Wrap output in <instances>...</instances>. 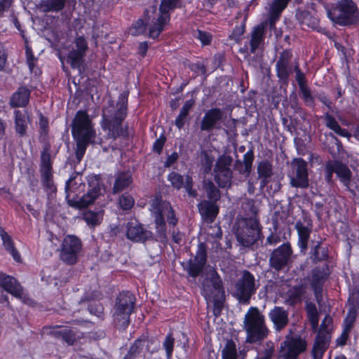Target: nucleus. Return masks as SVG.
Returning <instances> with one entry per match:
<instances>
[{
    "instance_id": "1",
    "label": "nucleus",
    "mask_w": 359,
    "mask_h": 359,
    "mask_svg": "<svg viewBox=\"0 0 359 359\" xmlns=\"http://www.w3.org/2000/svg\"><path fill=\"white\" fill-rule=\"evenodd\" d=\"M72 134L77 140L76 156H83L89 143L95 142L96 132L86 111H79L73 121Z\"/></svg>"
},
{
    "instance_id": "2",
    "label": "nucleus",
    "mask_w": 359,
    "mask_h": 359,
    "mask_svg": "<svg viewBox=\"0 0 359 359\" xmlns=\"http://www.w3.org/2000/svg\"><path fill=\"white\" fill-rule=\"evenodd\" d=\"M177 0H163L157 12L155 7H151L145 12V20L149 36L157 38L170 20L169 11L176 7Z\"/></svg>"
},
{
    "instance_id": "3",
    "label": "nucleus",
    "mask_w": 359,
    "mask_h": 359,
    "mask_svg": "<svg viewBox=\"0 0 359 359\" xmlns=\"http://www.w3.org/2000/svg\"><path fill=\"white\" fill-rule=\"evenodd\" d=\"M150 211L155 219L156 238L159 241L165 243L167 241L165 217L169 224L175 225L177 219L175 216L174 210L168 202L156 197L151 201Z\"/></svg>"
},
{
    "instance_id": "4",
    "label": "nucleus",
    "mask_w": 359,
    "mask_h": 359,
    "mask_svg": "<svg viewBox=\"0 0 359 359\" xmlns=\"http://www.w3.org/2000/svg\"><path fill=\"white\" fill-rule=\"evenodd\" d=\"M245 330L247 340L250 343L266 338L269 330L264 324V317L256 308H251L245 316Z\"/></svg>"
},
{
    "instance_id": "5",
    "label": "nucleus",
    "mask_w": 359,
    "mask_h": 359,
    "mask_svg": "<svg viewBox=\"0 0 359 359\" xmlns=\"http://www.w3.org/2000/svg\"><path fill=\"white\" fill-rule=\"evenodd\" d=\"M330 19L340 25H349L357 22L359 13L352 0H338L335 8L327 12Z\"/></svg>"
},
{
    "instance_id": "6",
    "label": "nucleus",
    "mask_w": 359,
    "mask_h": 359,
    "mask_svg": "<svg viewBox=\"0 0 359 359\" xmlns=\"http://www.w3.org/2000/svg\"><path fill=\"white\" fill-rule=\"evenodd\" d=\"M126 114V106L124 103L114 112H111L108 109L103 111L101 127L107 133L108 138L115 139L124 133L121 122Z\"/></svg>"
},
{
    "instance_id": "7",
    "label": "nucleus",
    "mask_w": 359,
    "mask_h": 359,
    "mask_svg": "<svg viewBox=\"0 0 359 359\" xmlns=\"http://www.w3.org/2000/svg\"><path fill=\"white\" fill-rule=\"evenodd\" d=\"M224 289L222 280L214 269L210 271V276L203 285V295L208 302L215 306V313L219 310L224 299Z\"/></svg>"
},
{
    "instance_id": "8",
    "label": "nucleus",
    "mask_w": 359,
    "mask_h": 359,
    "mask_svg": "<svg viewBox=\"0 0 359 359\" xmlns=\"http://www.w3.org/2000/svg\"><path fill=\"white\" fill-rule=\"evenodd\" d=\"M260 229L255 218L243 219L237 224L236 236L238 242L244 247L252 245L259 238Z\"/></svg>"
},
{
    "instance_id": "9",
    "label": "nucleus",
    "mask_w": 359,
    "mask_h": 359,
    "mask_svg": "<svg viewBox=\"0 0 359 359\" xmlns=\"http://www.w3.org/2000/svg\"><path fill=\"white\" fill-rule=\"evenodd\" d=\"M134 306L135 297L131 293L123 292L117 297L114 311V320L119 326H128Z\"/></svg>"
},
{
    "instance_id": "10",
    "label": "nucleus",
    "mask_w": 359,
    "mask_h": 359,
    "mask_svg": "<svg viewBox=\"0 0 359 359\" xmlns=\"http://www.w3.org/2000/svg\"><path fill=\"white\" fill-rule=\"evenodd\" d=\"M290 184L292 187L306 189L309 185L308 163L302 158H294L288 173Z\"/></svg>"
},
{
    "instance_id": "11",
    "label": "nucleus",
    "mask_w": 359,
    "mask_h": 359,
    "mask_svg": "<svg viewBox=\"0 0 359 359\" xmlns=\"http://www.w3.org/2000/svg\"><path fill=\"white\" fill-rule=\"evenodd\" d=\"M81 250V241L74 236L67 235L63 239L61 245L60 258L68 264H74L78 260Z\"/></svg>"
},
{
    "instance_id": "12",
    "label": "nucleus",
    "mask_w": 359,
    "mask_h": 359,
    "mask_svg": "<svg viewBox=\"0 0 359 359\" xmlns=\"http://www.w3.org/2000/svg\"><path fill=\"white\" fill-rule=\"evenodd\" d=\"M331 321L330 316H326L321 323L320 330L312 348L313 359H322L327 348L330 336L327 327Z\"/></svg>"
},
{
    "instance_id": "13",
    "label": "nucleus",
    "mask_w": 359,
    "mask_h": 359,
    "mask_svg": "<svg viewBox=\"0 0 359 359\" xmlns=\"http://www.w3.org/2000/svg\"><path fill=\"white\" fill-rule=\"evenodd\" d=\"M231 158L226 156H221L217 161L214 169L215 180L222 188L230 187L232 172L230 169Z\"/></svg>"
},
{
    "instance_id": "14",
    "label": "nucleus",
    "mask_w": 359,
    "mask_h": 359,
    "mask_svg": "<svg viewBox=\"0 0 359 359\" xmlns=\"http://www.w3.org/2000/svg\"><path fill=\"white\" fill-rule=\"evenodd\" d=\"M306 341L302 339L287 337L280 344V357L282 359H296L299 354L306 350Z\"/></svg>"
},
{
    "instance_id": "15",
    "label": "nucleus",
    "mask_w": 359,
    "mask_h": 359,
    "mask_svg": "<svg viewBox=\"0 0 359 359\" xmlns=\"http://www.w3.org/2000/svg\"><path fill=\"white\" fill-rule=\"evenodd\" d=\"M335 172L340 181L346 187L348 186L351 172L349 168L338 161H330L325 165V179L327 182H331L333 173Z\"/></svg>"
},
{
    "instance_id": "16",
    "label": "nucleus",
    "mask_w": 359,
    "mask_h": 359,
    "mask_svg": "<svg viewBox=\"0 0 359 359\" xmlns=\"http://www.w3.org/2000/svg\"><path fill=\"white\" fill-rule=\"evenodd\" d=\"M89 184L91 189L87 194H84L80 199H72L69 201V205L78 208H82L92 204L101 194L99 178L93 176L89 178Z\"/></svg>"
},
{
    "instance_id": "17",
    "label": "nucleus",
    "mask_w": 359,
    "mask_h": 359,
    "mask_svg": "<svg viewBox=\"0 0 359 359\" xmlns=\"http://www.w3.org/2000/svg\"><path fill=\"white\" fill-rule=\"evenodd\" d=\"M255 292L254 276L250 272L245 271L236 285L235 294L240 300L247 302Z\"/></svg>"
},
{
    "instance_id": "18",
    "label": "nucleus",
    "mask_w": 359,
    "mask_h": 359,
    "mask_svg": "<svg viewBox=\"0 0 359 359\" xmlns=\"http://www.w3.org/2000/svg\"><path fill=\"white\" fill-rule=\"evenodd\" d=\"M88 48L87 41L83 36H78L74 40V46L68 54V60L73 68H79L83 63V57Z\"/></svg>"
},
{
    "instance_id": "19",
    "label": "nucleus",
    "mask_w": 359,
    "mask_h": 359,
    "mask_svg": "<svg viewBox=\"0 0 359 359\" xmlns=\"http://www.w3.org/2000/svg\"><path fill=\"white\" fill-rule=\"evenodd\" d=\"M127 238L135 242H144L152 237L151 231L144 229L142 225L136 220L127 224Z\"/></svg>"
},
{
    "instance_id": "20",
    "label": "nucleus",
    "mask_w": 359,
    "mask_h": 359,
    "mask_svg": "<svg viewBox=\"0 0 359 359\" xmlns=\"http://www.w3.org/2000/svg\"><path fill=\"white\" fill-rule=\"evenodd\" d=\"M291 248L289 244H283L275 250L271 257V265L279 270L285 266L291 255Z\"/></svg>"
},
{
    "instance_id": "21",
    "label": "nucleus",
    "mask_w": 359,
    "mask_h": 359,
    "mask_svg": "<svg viewBox=\"0 0 359 359\" xmlns=\"http://www.w3.org/2000/svg\"><path fill=\"white\" fill-rule=\"evenodd\" d=\"M222 117L223 113L218 108L208 110L201 121V130L210 131L213 128H219V122Z\"/></svg>"
},
{
    "instance_id": "22",
    "label": "nucleus",
    "mask_w": 359,
    "mask_h": 359,
    "mask_svg": "<svg viewBox=\"0 0 359 359\" xmlns=\"http://www.w3.org/2000/svg\"><path fill=\"white\" fill-rule=\"evenodd\" d=\"M0 286L13 297L22 299V287L15 278L0 272Z\"/></svg>"
},
{
    "instance_id": "23",
    "label": "nucleus",
    "mask_w": 359,
    "mask_h": 359,
    "mask_svg": "<svg viewBox=\"0 0 359 359\" xmlns=\"http://www.w3.org/2000/svg\"><path fill=\"white\" fill-rule=\"evenodd\" d=\"M168 180L170 182L172 187L177 189L184 187L188 194L192 197L196 196V192L192 189V179L189 176L184 177L177 172H171L168 175Z\"/></svg>"
},
{
    "instance_id": "24",
    "label": "nucleus",
    "mask_w": 359,
    "mask_h": 359,
    "mask_svg": "<svg viewBox=\"0 0 359 359\" xmlns=\"http://www.w3.org/2000/svg\"><path fill=\"white\" fill-rule=\"evenodd\" d=\"M269 319L273 324L276 331H280L288 323V313L282 307L275 306L269 313Z\"/></svg>"
},
{
    "instance_id": "25",
    "label": "nucleus",
    "mask_w": 359,
    "mask_h": 359,
    "mask_svg": "<svg viewBox=\"0 0 359 359\" xmlns=\"http://www.w3.org/2000/svg\"><path fill=\"white\" fill-rule=\"evenodd\" d=\"M292 54L288 50L283 51L276 63V72L278 76L283 80L287 79L291 70L289 67V62Z\"/></svg>"
},
{
    "instance_id": "26",
    "label": "nucleus",
    "mask_w": 359,
    "mask_h": 359,
    "mask_svg": "<svg viewBox=\"0 0 359 359\" xmlns=\"http://www.w3.org/2000/svg\"><path fill=\"white\" fill-rule=\"evenodd\" d=\"M198 206L202 217L208 222L212 223L219 212V208L215 203L204 201L201 202Z\"/></svg>"
},
{
    "instance_id": "27",
    "label": "nucleus",
    "mask_w": 359,
    "mask_h": 359,
    "mask_svg": "<svg viewBox=\"0 0 359 359\" xmlns=\"http://www.w3.org/2000/svg\"><path fill=\"white\" fill-rule=\"evenodd\" d=\"M29 95V89L20 87L11 97L10 104L13 107H23L28 103Z\"/></svg>"
},
{
    "instance_id": "28",
    "label": "nucleus",
    "mask_w": 359,
    "mask_h": 359,
    "mask_svg": "<svg viewBox=\"0 0 359 359\" xmlns=\"http://www.w3.org/2000/svg\"><path fill=\"white\" fill-rule=\"evenodd\" d=\"M265 25L264 23L259 25L254 28L251 33V39L250 41V51L254 53L260 48L264 41Z\"/></svg>"
},
{
    "instance_id": "29",
    "label": "nucleus",
    "mask_w": 359,
    "mask_h": 359,
    "mask_svg": "<svg viewBox=\"0 0 359 359\" xmlns=\"http://www.w3.org/2000/svg\"><path fill=\"white\" fill-rule=\"evenodd\" d=\"M325 277L323 272L317 269L313 270L311 282L318 302H320V301L322 287L325 281Z\"/></svg>"
},
{
    "instance_id": "30",
    "label": "nucleus",
    "mask_w": 359,
    "mask_h": 359,
    "mask_svg": "<svg viewBox=\"0 0 359 359\" xmlns=\"http://www.w3.org/2000/svg\"><path fill=\"white\" fill-rule=\"evenodd\" d=\"M0 237L4 248L11 255L15 261L20 262V254L15 248L14 243L11 237L3 229H1L0 231Z\"/></svg>"
},
{
    "instance_id": "31",
    "label": "nucleus",
    "mask_w": 359,
    "mask_h": 359,
    "mask_svg": "<svg viewBox=\"0 0 359 359\" xmlns=\"http://www.w3.org/2000/svg\"><path fill=\"white\" fill-rule=\"evenodd\" d=\"M257 173L261 179V186L265 187L273 175L271 163L267 161L260 162L257 166Z\"/></svg>"
},
{
    "instance_id": "32",
    "label": "nucleus",
    "mask_w": 359,
    "mask_h": 359,
    "mask_svg": "<svg viewBox=\"0 0 359 359\" xmlns=\"http://www.w3.org/2000/svg\"><path fill=\"white\" fill-rule=\"evenodd\" d=\"M296 229L299 236L298 245L301 249V252H305L307 249L311 229L304 226L301 223L296 224Z\"/></svg>"
},
{
    "instance_id": "33",
    "label": "nucleus",
    "mask_w": 359,
    "mask_h": 359,
    "mask_svg": "<svg viewBox=\"0 0 359 359\" xmlns=\"http://www.w3.org/2000/svg\"><path fill=\"white\" fill-rule=\"evenodd\" d=\"M132 182L131 175L128 172H122L118 175L115 181L113 191L118 193L125 188L128 187Z\"/></svg>"
},
{
    "instance_id": "34",
    "label": "nucleus",
    "mask_w": 359,
    "mask_h": 359,
    "mask_svg": "<svg viewBox=\"0 0 359 359\" xmlns=\"http://www.w3.org/2000/svg\"><path fill=\"white\" fill-rule=\"evenodd\" d=\"M326 126L341 137H349V133L340 127L337 121L330 114H326L324 117Z\"/></svg>"
},
{
    "instance_id": "35",
    "label": "nucleus",
    "mask_w": 359,
    "mask_h": 359,
    "mask_svg": "<svg viewBox=\"0 0 359 359\" xmlns=\"http://www.w3.org/2000/svg\"><path fill=\"white\" fill-rule=\"evenodd\" d=\"M222 359H243V356L237 355L236 344L232 340L226 341L222 352Z\"/></svg>"
},
{
    "instance_id": "36",
    "label": "nucleus",
    "mask_w": 359,
    "mask_h": 359,
    "mask_svg": "<svg viewBox=\"0 0 359 359\" xmlns=\"http://www.w3.org/2000/svg\"><path fill=\"white\" fill-rule=\"evenodd\" d=\"M56 337H62V338L69 345L74 344L76 340L75 334L71 330L61 327H57L53 331Z\"/></svg>"
},
{
    "instance_id": "37",
    "label": "nucleus",
    "mask_w": 359,
    "mask_h": 359,
    "mask_svg": "<svg viewBox=\"0 0 359 359\" xmlns=\"http://www.w3.org/2000/svg\"><path fill=\"white\" fill-rule=\"evenodd\" d=\"M103 213L102 211L93 212L87 211L83 214V219L91 226H95L100 224L102 220Z\"/></svg>"
},
{
    "instance_id": "38",
    "label": "nucleus",
    "mask_w": 359,
    "mask_h": 359,
    "mask_svg": "<svg viewBox=\"0 0 359 359\" xmlns=\"http://www.w3.org/2000/svg\"><path fill=\"white\" fill-rule=\"evenodd\" d=\"M15 122L16 131L21 135H24L27 128V117L25 114L17 110L15 111Z\"/></svg>"
},
{
    "instance_id": "39",
    "label": "nucleus",
    "mask_w": 359,
    "mask_h": 359,
    "mask_svg": "<svg viewBox=\"0 0 359 359\" xmlns=\"http://www.w3.org/2000/svg\"><path fill=\"white\" fill-rule=\"evenodd\" d=\"M308 287L306 285H299L294 287L290 290V297L294 300H299L305 297L307 292Z\"/></svg>"
},
{
    "instance_id": "40",
    "label": "nucleus",
    "mask_w": 359,
    "mask_h": 359,
    "mask_svg": "<svg viewBox=\"0 0 359 359\" xmlns=\"http://www.w3.org/2000/svg\"><path fill=\"white\" fill-rule=\"evenodd\" d=\"M204 266L194 260H190L186 266L187 271L189 276L196 278L202 271Z\"/></svg>"
},
{
    "instance_id": "41",
    "label": "nucleus",
    "mask_w": 359,
    "mask_h": 359,
    "mask_svg": "<svg viewBox=\"0 0 359 359\" xmlns=\"http://www.w3.org/2000/svg\"><path fill=\"white\" fill-rule=\"evenodd\" d=\"M307 313L313 329H316L318 324V313L315 305L308 304L306 306Z\"/></svg>"
},
{
    "instance_id": "42",
    "label": "nucleus",
    "mask_w": 359,
    "mask_h": 359,
    "mask_svg": "<svg viewBox=\"0 0 359 359\" xmlns=\"http://www.w3.org/2000/svg\"><path fill=\"white\" fill-rule=\"evenodd\" d=\"M65 3V0H46L44 6L48 11H57L64 7Z\"/></svg>"
},
{
    "instance_id": "43",
    "label": "nucleus",
    "mask_w": 359,
    "mask_h": 359,
    "mask_svg": "<svg viewBox=\"0 0 359 359\" xmlns=\"http://www.w3.org/2000/svg\"><path fill=\"white\" fill-rule=\"evenodd\" d=\"M214 157L209 156L207 153H204L201 158V166L204 173H209L214 162Z\"/></svg>"
},
{
    "instance_id": "44",
    "label": "nucleus",
    "mask_w": 359,
    "mask_h": 359,
    "mask_svg": "<svg viewBox=\"0 0 359 359\" xmlns=\"http://www.w3.org/2000/svg\"><path fill=\"white\" fill-rule=\"evenodd\" d=\"M205 189L207 196L211 201H216L219 199L220 195L219 190L215 187L212 182H209L206 185Z\"/></svg>"
},
{
    "instance_id": "45",
    "label": "nucleus",
    "mask_w": 359,
    "mask_h": 359,
    "mask_svg": "<svg viewBox=\"0 0 359 359\" xmlns=\"http://www.w3.org/2000/svg\"><path fill=\"white\" fill-rule=\"evenodd\" d=\"M356 318V313L355 311H350L344 321V330L350 332L352 329Z\"/></svg>"
},
{
    "instance_id": "46",
    "label": "nucleus",
    "mask_w": 359,
    "mask_h": 359,
    "mask_svg": "<svg viewBox=\"0 0 359 359\" xmlns=\"http://www.w3.org/2000/svg\"><path fill=\"white\" fill-rule=\"evenodd\" d=\"M194 261L204 266L206 262V250L203 243L198 245V249Z\"/></svg>"
},
{
    "instance_id": "47",
    "label": "nucleus",
    "mask_w": 359,
    "mask_h": 359,
    "mask_svg": "<svg viewBox=\"0 0 359 359\" xmlns=\"http://www.w3.org/2000/svg\"><path fill=\"white\" fill-rule=\"evenodd\" d=\"M174 338L170 334H168L163 342V347L165 349L168 358H170L172 355L174 347Z\"/></svg>"
},
{
    "instance_id": "48",
    "label": "nucleus",
    "mask_w": 359,
    "mask_h": 359,
    "mask_svg": "<svg viewBox=\"0 0 359 359\" xmlns=\"http://www.w3.org/2000/svg\"><path fill=\"white\" fill-rule=\"evenodd\" d=\"M119 205L123 210H128L134 205V200L129 195L123 194L119 199Z\"/></svg>"
},
{
    "instance_id": "49",
    "label": "nucleus",
    "mask_w": 359,
    "mask_h": 359,
    "mask_svg": "<svg viewBox=\"0 0 359 359\" xmlns=\"http://www.w3.org/2000/svg\"><path fill=\"white\" fill-rule=\"evenodd\" d=\"M290 0H276L271 5L273 13L280 14Z\"/></svg>"
},
{
    "instance_id": "50",
    "label": "nucleus",
    "mask_w": 359,
    "mask_h": 359,
    "mask_svg": "<svg viewBox=\"0 0 359 359\" xmlns=\"http://www.w3.org/2000/svg\"><path fill=\"white\" fill-rule=\"evenodd\" d=\"M273 351H274L273 344L272 342L269 341L266 344V347H265L264 351L259 352L258 353V355H259L264 358L271 359V358L273 355Z\"/></svg>"
},
{
    "instance_id": "51",
    "label": "nucleus",
    "mask_w": 359,
    "mask_h": 359,
    "mask_svg": "<svg viewBox=\"0 0 359 359\" xmlns=\"http://www.w3.org/2000/svg\"><path fill=\"white\" fill-rule=\"evenodd\" d=\"M145 341L142 340H136L133 346L130 347V351L128 352L129 355H135L137 353H139L142 349V346H144Z\"/></svg>"
},
{
    "instance_id": "52",
    "label": "nucleus",
    "mask_w": 359,
    "mask_h": 359,
    "mask_svg": "<svg viewBox=\"0 0 359 359\" xmlns=\"http://www.w3.org/2000/svg\"><path fill=\"white\" fill-rule=\"evenodd\" d=\"M145 29V25L142 20H139L133 26L131 29V33L133 35H137L142 33Z\"/></svg>"
},
{
    "instance_id": "53",
    "label": "nucleus",
    "mask_w": 359,
    "mask_h": 359,
    "mask_svg": "<svg viewBox=\"0 0 359 359\" xmlns=\"http://www.w3.org/2000/svg\"><path fill=\"white\" fill-rule=\"evenodd\" d=\"M51 167L50 155L48 149H44L41 154V167Z\"/></svg>"
},
{
    "instance_id": "54",
    "label": "nucleus",
    "mask_w": 359,
    "mask_h": 359,
    "mask_svg": "<svg viewBox=\"0 0 359 359\" xmlns=\"http://www.w3.org/2000/svg\"><path fill=\"white\" fill-rule=\"evenodd\" d=\"M196 37L201 41V42L203 45L209 44L210 43L211 39H212V36L210 34H208L205 32H202V31L198 32V34H197Z\"/></svg>"
},
{
    "instance_id": "55",
    "label": "nucleus",
    "mask_w": 359,
    "mask_h": 359,
    "mask_svg": "<svg viewBox=\"0 0 359 359\" xmlns=\"http://www.w3.org/2000/svg\"><path fill=\"white\" fill-rule=\"evenodd\" d=\"M300 90L303 95L304 100L310 104L313 102V97L311 94V91L309 88L305 85L300 86Z\"/></svg>"
},
{
    "instance_id": "56",
    "label": "nucleus",
    "mask_w": 359,
    "mask_h": 359,
    "mask_svg": "<svg viewBox=\"0 0 359 359\" xmlns=\"http://www.w3.org/2000/svg\"><path fill=\"white\" fill-rule=\"evenodd\" d=\"M27 62L29 69L31 72H33L34 67V57L29 48H26Z\"/></svg>"
},
{
    "instance_id": "57",
    "label": "nucleus",
    "mask_w": 359,
    "mask_h": 359,
    "mask_svg": "<svg viewBox=\"0 0 359 359\" xmlns=\"http://www.w3.org/2000/svg\"><path fill=\"white\" fill-rule=\"evenodd\" d=\"M165 139L164 137L161 136L158 139H157L153 146L154 150L157 153L160 154L162 151L163 147L164 145Z\"/></svg>"
},
{
    "instance_id": "58",
    "label": "nucleus",
    "mask_w": 359,
    "mask_h": 359,
    "mask_svg": "<svg viewBox=\"0 0 359 359\" xmlns=\"http://www.w3.org/2000/svg\"><path fill=\"white\" fill-rule=\"evenodd\" d=\"M11 3V0H0V16L9 9Z\"/></svg>"
},
{
    "instance_id": "59",
    "label": "nucleus",
    "mask_w": 359,
    "mask_h": 359,
    "mask_svg": "<svg viewBox=\"0 0 359 359\" xmlns=\"http://www.w3.org/2000/svg\"><path fill=\"white\" fill-rule=\"evenodd\" d=\"M193 105H194V101L192 100H187L184 103L183 107H182L180 113L187 116V115L189 112V110L191 109V108L192 107Z\"/></svg>"
},
{
    "instance_id": "60",
    "label": "nucleus",
    "mask_w": 359,
    "mask_h": 359,
    "mask_svg": "<svg viewBox=\"0 0 359 359\" xmlns=\"http://www.w3.org/2000/svg\"><path fill=\"white\" fill-rule=\"evenodd\" d=\"M41 171L42 180L52 178L51 167H41Z\"/></svg>"
},
{
    "instance_id": "61",
    "label": "nucleus",
    "mask_w": 359,
    "mask_h": 359,
    "mask_svg": "<svg viewBox=\"0 0 359 359\" xmlns=\"http://www.w3.org/2000/svg\"><path fill=\"white\" fill-rule=\"evenodd\" d=\"M296 79L298 82L299 87L304 86V74L302 73L298 66L295 67Z\"/></svg>"
},
{
    "instance_id": "62",
    "label": "nucleus",
    "mask_w": 359,
    "mask_h": 359,
    "mask_svg": "<svg viewBox=\"0 0 359 359\" xmlns=\"http://www.w3.org/2000/svg\"><path fill=\"white\" fill-rule=\"evenodd\" d=\"M178 155L177 153L174 152L171 155H170L167 160L165 162V167H170L174 163L176 162L177 160Z\"/></svg>"
},
{
    "instance_id": "63",
    "label": "nucleus",
    "mask_w": 359,
    "mask_h": 359,
    "mask_svg": "<svg viewBox=\"0 0 359 359\" xmlns=\"http://www.w3.org/2000/svg\"><path fill=\"white\" fill-rule=\"evenodd\" d=\"M191 68L197 74H204L205 72L204 66L200 62L192 64Z\"/></svg>"
},
{
    "instance_id": "64",
    "label": "nucleus",
    "mask_w": 359,
    "mask_h": 359,
    "mask_svg": "<svg viewBox=\"0 0 359 359\" xmlns=\"http://www.w3.org/2000/svg\"><path fill=\"white\" fill-rule=\"evenodd\" d=\"M186 118V116L181 113L179 114L178 116L175 119V125L178 128L180 129L184 126Z\"/></svg>"
}]
</instances>
